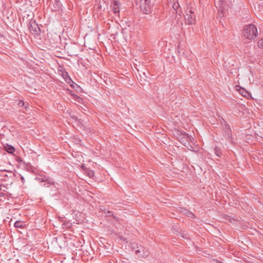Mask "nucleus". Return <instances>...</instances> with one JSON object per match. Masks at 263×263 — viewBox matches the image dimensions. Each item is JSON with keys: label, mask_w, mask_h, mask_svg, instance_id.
<instances>
[{"label": "nucleus", "mask_w": 263, "mask_h": 263, "mask_svg": "<svg viewBox=\"0 0 263 263\" xmlns=\"http://www.w3.org/2000/svg\"><path fill=\"white\" fill-rule=\"evenodd\" d=\"M81 119H79V121L80 123H81Z\"/></svg>", "instance_id": "obj_24"}, {"label": "nucleus", "mask_w": 263, "mask_h": 263, "mask_svg": "<svg viewBox=\"0 0 263 263\" xmlns=\"http://www.w3.org/2000/svg\"><path fill=\"white\" fill-rule=\"evenodd\" d=\"M184 214H185L188 217L191 218H194L195 217V215L189 210H185Z\"/></svg>", "instance_id": "obj_12"}, {"label": "nucleus", "mask_w": 263, "mask_h": 263, "mask_svg": "<svg viewBox=\"0 0 263 263\" xmlns=\"http://www.w3.org/2000/svg\"><path fill=\"white\" fill-rule=\"evenodd\" d=\"M66 81L68 83H70V81H72L71 79L70 78H68V79L67 80H66Z\"/></svg>", "instance_id": "obj_17"}, {"label": "nucleus", "mask_w": 263, "mask_h": 263, "mask_svg": "<svg viewBox=\"0 0 263 263\" xmlns=\"http://www.w3.org/2000/svg\"><path fill=\"white\" fill-rule=\"evenodd\" d=\"M214 153L218 157H221L222 154L220 148L217 147L214 148Z\"/></svg>", "instance_id": "obj_11"}, {"label": "nucleus", "mask_w": 263, "mask_h": 263, "mask_svg": "<svg viewBox=\"0 0 263 263\" xmlns=\"http://www.w3.org/2000/svg\"><path fill=\"white\" fill-rule=\"evenodd\" d=\"M1 190V187H0V191Z\"/></svg>", "instance_id": "obj_25"}, {"label": "nucleus", "mask_w": 263, "mask_h": 263, "mask_svg": "<svg viewBox=\"0 0 263 263\" xmlns=\"http://www.w3.org/2000/svg\"><path fill=\"white\" fill-rule=\"evenodd\" d=\"M180 233V236L181 237H182L183 238H186V239L187 238L188 236H187V235L186 234H183L182 233Z\"/></svg>", "instance_id": "obj_16"}, {"label": "nucleus", "mask_w": 263, "mask_h": 263, "mask_svg": "<svg viewBox=\"0 0 263 263\" xmlns=\"http://www.w3.org/2000/svg\"><path fill=\"white\" fill-rule=\"evenodd\" d=\"M175 135L183 145L185 144L186 142H188L191 140L192 138L191 136H189L188 134L180 130L176 131Z\"/></svg>", "instance_id": "obj_5"}, {"label": "nucleus", "mask_w": 263, "mask_h": 263, "mask_svg": "<svg viewBox=\"0 0 263 263\" xmlns=\"http://www.w3.org/2000/svg\"><path fill=\"white\" fill-rule=\"evenodd\" d=\"M110 216H113V217H114V218H115V219H116V216H114L112 214V215H111Z\"/></svg>", "instance_id": "obj_23"}, {"label": "nucleus", "mask_w": 263, "mask_h": 263, "mask_svg": "<svg viewBox=\"0 0 263 263\" xmlns=\"http://www.w3.org/2000/svg\"><path fill=\"white\" fill-rule=\"evenodd\" d=\"M14 225L15 228H22L23 227V223L20 221H16Z\"/></svg>", "instance_id": "obj_13"}, {"label": "nucleus", "mask_w": 263, "mask_h": 263, "mask_svg": "<svg viewBox=\"0 0 263 263\" xmlns=\"http://www.w3.org/2000/svg\"><path fill=\"white\" fill-rule=\"evenodd\" d=\"M29 28L32 34H40V29L35 20L30 21Z\"/></svg>", "instance_id": "obj_7"}, {"label": "nucleus", "mask_w": 263, "mask_h": 263, "mask_svg": "<svg viewBox=\"0 0 263 263\" xmlns=\"http://www.w3.org/2000/svg\"><path fill=\"white\" fill-rule=\"evenodd\" d=\"M49 184H50V182H48V183H47V184H46V183H45L44 184V185H44V186H47V187H48V186H49Z\"/></svg>", "instance_id": "obj_19"}, {"label": "nucleus", "mask_w": 263, "mask_h": 263, "mask_svg": "<svg viewBox=\"0 0 263 263\" xmlns=\"http://www.w3.org/2000/svg\"><path fill=\"white\" fill-rule=\"evenodd\" d=\"M107 213L108 215L109 216V215H110L109 214L111 213V212H110V211H108L107 212Z\"/></svg>", "instance_id": "obj_21"}, {"label": "nucleus", "mask_w": 263, "mask_h": 263, "mask_svg": "<svg viewBox=\"0 0 263 263\" xmlns=\"http://www.w3.org/2000/svg\"><path fill=\"white\" fill-rule=\"evenodd\" d=\"M258 46L259 48H263V39H260L258 42Z\"/></svg>", "instance_id": "obj_14"}, {"label": "nucleus", "mask_w": 263, "mask_h": 263, "mask_svg": "<svg viewBox=\"0 0 263 263\" xmlns=\"http://www.w3.org/2000/svg\"><path fill=\"white\" fill-rule=\"evenodd\" d=\"M173 8L174 9L176 10L177 8V6H176L175 4H174V5L173 6Z\"/></svg>", "instance_id": "obj_20"}, {"label": "nucleus", "mask_w": 263, "mask_h": 263, "mask_svg": "<svg viewBox=\"0 0 263 263\" xmlns=\"http://www.w3.org/2000/svg\"><path fill=\"white\" fill-rule=\"evenodd\" d=\"M220 123L223 127V137L228 142H232V132L230 128V126L227 123V122L221 118L220 120Z\"/></svg>", "instance_id": "obj_3"}, {"label": "nucleus", "mask_w": 263, "mask_h": 263, "mask_svg": "<svg viewBox=\"0 0 263 263\" xmlns=\"http://www.w3.org/2000/svg\"><path fill=\"white\" fill-rule=\"evenodd\" d=\"M184 17L186 24L192 25L195 23L196 16L191 8L187 9Z\"/></svg>", "instance_id": "obj_4"}, {"label": "nucleus", "mask_w": 263, "mask_h": 263, "mask_svg": "<svg viewBox=\"0 0 263 263\" xmlns=\"http://www.w3.org/2000/svg\"><path fill=\"white\" fill-rule=\"evenodd\" d=\"M141 11L145 14H149L152 12V5L149 0H143L140 3Z\"/></svg>", "instance_id": "obj_6"}, {"label": "nucleus", "mask_w": 263, "mask_h": 263, "mask_svg": "<svg viewBox=\"0 0 263 263\" xmlns=\"http://www.w3.org/2000/svg\"><path fill=\"white\" fill-rule=\"evenodd\" d=\"M21 179H22V181L23 182V181H24V177H21Z\"/></svg>", "instance_id": "obj_22"}, {"label": "nucleus", "mask_w": 263, "mask_h": 263, "mask_svg": "<svg viewBox=\"0 0 263 263\" xmlns=\"http://www.w3.org/2000/svg\"><path fill=\"white\" fill-rule=\"evenodd\" d=\"M257 35V29L254 25L249 24L245 27L243 30V35L246 39L254 40Z\"/></svg>", "instance_id": "obj_2"}, {"label": "nucleus", "mask_w": 263, "mask_h": 263, "mask_svg": "<svg viewBox=\"0 0 263 263\" xmlns=\"http://www.w3.org/2000/svg\"><path fill=\"white\" fill-rule=\"evenodd\" d=\"M131 248L135 252V254L139 258H145L150 253L148 249L136 242L131 243Z\"/></svg>", "instance_id": "obj_1"}, {"label": "nucleus", "mask_w": 263, "mask_h": 263, "mask_svg": "<svg viewBox=\"0 0 263 263\" xmlns=\"http://www.w3.org/2000/svg\"><path fill=\"white\" fill-rule=\"evenodd\" d=\"M5 149L8 153L10 154H12L15 151L14 147L9 145H7L5 147Z\"/></svg>", "instance_id": "obj_10"}, {"label": "nucleus", "mask_w": 263, "mask_h": 263, "mask_svg": "<svg viewBox=\"0 0 263 263\" xmlns=\"http://www.w3.org/2000/svg\"><path fill=\"white\" fill-rule=\"evenodd\" d=\"M18 105L20 107L25 109L26 112L29 110V103L28 102H25L23 100H20L18 103Z\"/></svg>", "instance_id": "obj_9"}, {"label": "nucleus", "mask_w": 263, "mask_h": 263, "mask_svg": "<svg viewBox=\"0 0 263 263\" xmlns=\"http://www.w3.org/2000/svg\"><path fill=\"white\" fill-rule=\"evenodd\" d=\"M61 4L59 0H53L50 7L53 11L59 10L61 7Z\"/></svg>", "instance_id": "obj_8"}, {"label": "nucleus", "mask_w": 263, "mask_h": 263, "mask_svg": "<svg viewBox=\"0 0 263 263\" xmlns=\"http://www.w3.org/2000/svg\"><path fill=\"white\" fill-rule=\"evenodd\" d=\"M143 1V0H135L136 3L137 4H138V3H140V2H141Z\"/></svg>", "instance_id": "obj_18"}, {"label": "nucleus", "mask_w": 263, "mask_h": 263, "mask_svg": "<svg viewBox=\"0 0 263 263\" xmlns=\"http://www.w3.org/2000/svg\"><path fill=\"white\" fill-rule=\"evenodd\" d=\"M114 12L115 13H117L119 12V9L118 7H116V5H115L114 7Z\"/></svg>", "instance_id": "obj_15"}]
</instances>
